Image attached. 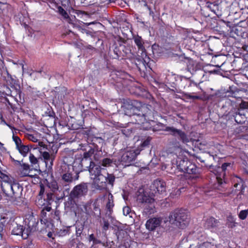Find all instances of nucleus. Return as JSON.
Returning <instances> with one entry per match:
<instances>
[{
  "instance_id": "obj_7",
  "label": "nucleus",
  "mask_w": 248,
  "mask_h": 248,
  "mask_svg": "<svg viewBox=\"0 0 248 248\" xmlns=\"http://www.w3.org/2000/svg\"><path fill=\"white\" fill-rule=\"evenodd\" d=\"M79 175H75L72 172H67L62 175L61 183L63 185V193L65 196L66 194H69L70 190L69 185L73 181L78 180Z\"/></svg>"
},
{
  "instance_id": "obj_27",
  "label": "nucleus",
  "mask_w": 248,
  "mask_h": 248,
  "mask_svg": "<svg viewBox=\"0 0 248 248\" xmlns=\"http://www.w3.org/2000/svg\"><path fill=\"white\" fill-rule=\"evenodd\" d=\"M187 169L186 170L185 173L188 174H195L196 173L197 169V167L194 164H193L190 161L188 164V166H186Z\"/></svg>"
},
{
  "instance_id": "obj_20",
  "label": "nucleus",
  "mask_w": 248,
  "mask_h": 248,
  "mask_svg": "<svg viewBox=\"0 0 248 248\" xmlns=\"http://www.w3.org/2000/svg\"><path fill=\"white\" fill-rule=\"evenodd\" d=\"M12 234L16 235H21L22 237H24L23 235H26V231L25 229H23L22 225L16 223L15 226L12 230Z\"/></svg>"
},
{
  "instance_id": "obj_1",
  "label": "nucleus",
  "mask_w": 248,
  "mask_h": 248,
  "mask_svg": "<svg viewBox=\"0 0 248 248\" xmlns=\"http://www.w3.org/2000/svg\"><path fill=\"white\" fill-rule=\"evenodd\" d=\"M139 102L135 100L124 99L122 109L124 115L132 118L133 123L144 124L148 121H153L156 119L157 112L151 105L139 106ZM147 124V123H146Z\"/></svg>"
},
{
  "instance_id": "obj_51",
  "label": "nucleus",
  "mask_w": 248,
  "mask_h": 248,
  "mask_svg": "<svg viewBox=\"0 0 248 248\" xmlns=\"http://www.w3.org/2000/svg\"><path fill=\"white\" fill-rule=\"evenodd\" d=\"M4 225L2 222H0V240L2 239V236L4 234V231L3 230Z\"/></svg>"
},
{
  "instance_id": "obj_28",
  "label": "nucleus",
  "mask_w": 248,
  "mask_h": 248,
  "mask_svg": "<svg viewBox=\"0 0 248 248\" xmlns=\"http://www.w3.org/2000/svg\"><path fill=\"white\" fill-rule=\"evenodd\" d=\"M232 164L231 163H224L221 167H217V172L222 171L223 172V175H225V171L228 170V168H231Z\"/></svg>"
},
{
  "instance_id": "obj_52",
  "label": "nucleus",
  "mask_w": 248,
  "mask_h": 248,
  "mask_svg": "<svg viewBox=\"0 0 248 248\" xmlns=\"http://www.w3.org/2000/svg\"><path fill=\"white\" fill-rule=\"evenodd\" d=\"M65 36H66V35H68L69 37L70 38H74V39H77V35L73 31H72V32H67V33L66 34H64Z\"/></svg>"
},
{
  "instance_id": "obj_61",
  "label": "nucleus",
  "mask_w": 248,
  "mask_h": 248,
  "mask_svg": "<svg viewBox=\"0 0 248 248\" xmlns=\"http://www.w3.org/2000/svg\"><path fill=\"white\" fill-rule=\"evenodd\" d=\"M89 166V163H88V162H87L86 163H84L83 168L85 169V170L86 169L87 170H88L89 171V167H88Z\"/></svg>"
},
{
  "instance_id": "obj_32",
  "label": "nucleus",
  "mask_w": 248,
  "mask_h": 248,
  "mask_svg": "<svg viewBox=\"0 0 248 248\" xmlns=\"http://www.w3.org/2000/svg\"><path fill=\"white\" fill-rule=\"evenodd\" d=\"M234 186L236 188V190L239 191V192L238 194V196L243 194V190L244 189L245 187L243 186V183H242V180L241 179H240L239 182L235 183L234 185Z\"/></svg>"
},
{
  "instance_id": "obj_31",
  "label": "nucleus",
  "mask_w": 248,
  "mask_h": 248,
  "mask_svg": "<svg viewBox=\"0 0 248 248\" xmlns=\"http://www.w3.org/2000/svg\"><path fill=\"white\" fill-rule=\"evenodd\" d=\"M230 36L232 38H234L237 39L235 35L237 36H241L242 37H248V32H230Z\"/></svg>"
},
{
  "instance_id": "obj_8",
  "label": "nucleus",
  "mask_w": 248,
  "mask_h": 248,
  "mask_svg": "<svg viewBox=\"0 0 248 248\" xmlns=\"http://www.w3.org/2000/svg\"><path fill=\"white\" fill-rule=\"evenodd\" d=\"M85 213L90 217L99 219L101 217V209L97 201L93 202H88L84 206Z\"/></svg>"
},
{
  "instance_id": "obj_25",
  "label": "nucleus",
  "mask_w": 248,
  "mask_h": 248,
  "mask_svg": "<svg viewBox=\"0 0 248 248\" xmlns=\"http://www.w3.org/2000/svg\"><path fill=\"white\" fill-rule=\"evenodd\" d=\"M12 90H10V95L12 96H16L17 95L20 96L21 91L20 90V86L19 85H13L11 86Z\"/></svg>"
},
{
  "instance_id": "obj_19",
  "label": "nucleus",
  "mask_w": 248,
  "mask_h": 248,
  "mask_svg": "<svg viewBox=\"0 0 248 248\" xmlns=\"http://www.w3.org/2000/svg\"><path fill=\"white\" fill-rule=\"evenodd\" d=\"M177 80L175 75L172 74L168 75L165 78V82L166 84V86L172 88V90L174 91V89H176V83Z\"/></svg>"
},
{
  "instance_id": "obj_5",
  "label": "nucleus",
  "mask_w": 248,
  "mask_h": 248,
  "mask_svg": "<svg viewBox=\"0 0 248 248\" xmlns=\"http://www.w3.org/2000/svg\"><path fill=\"white\" fill-rule=\"evenodd\" d=\"M170 222L180 229L185 228L189 224V220L187 212L183 209H177L169 216Z\"/></svg>"
},
{
  "instance_id": "obj_60",
  "label": "nucleus",
  "mask_w": 248,
  "mask_h": 248,
  "mask_svg": "<svg viewBox=\"0 0 248 248\" xmlns=\"http://www.w3.org/2000/svg\"><path fill=\"white\" fill-rule=\"evenodd\" d=\"M195 248H206V245H205V242L199 245H197L195 247Z\"/></svg>"
},
{
  "instance_id": "obj_44",
  "label": "nucleus",
  "mask_w": 248,
  "mask_h": 248,
  "mask_svg": "<svg viewBox=\"0 0 248 248\" xmlns=\"http://www.w3.org/2000/svg\"><path fill=\"white\" fill-rule=\"evenodd\" d=\"M58 11L59 13L63 16L64 18H69V16L67 14V13L61 7L59 6L58 8Z\"/></svg>"
},
{
  "instance_id": "obj_30",
  "label": "nucleus",
  "mask_w": 248,
  "mask_h": 248,
  "mask_svg": "<svg viewBox=\"0 0 248 248\" xmlns=\"http://www.w3.org/2000/svg\"><path fill=\"white\" fill-rule=\"evenodd\" d=\"M114 161L113 159H111L108 158H105L103 159L101 161L99 162V164L100 166H102L105 167H108L111 166L112 164L113 163Z\"/></svg>"
},
{
  "instance_id": "obj_34",
  "label": "nucleus",
  "mask_w": 248,
  "mask_h": 248,
  "mask_svg": "<svg viewBox=\"0 0 248 248\" xmlns=\"http://www.w3.org/2000/svg\"><path fill=\"white\" fill-rule=\"evenodd\" d=\"M239 108L242 111L245 112L247 116L248 114V102L242 101L240 104Z\"/></svg>"
},
{
  "instance_id": "obj_29",
  "label": "nucleus",
  "mask_w": 248,
  "mask_h": 248,
  "mask_svg": "<svg viewBox=\"0 0 248 248\" xmlns=\"http://www.w3.org/2000/svg\"><path fill=\"white\" fill-rule=\"evenodd\" d=\"M48 186L54 192L57 191H60L61 190H63V188H62L59 186H58L57 183L55 181H53L51 183H48Z\"/></svg>"
},
{
  "instance_id": "obj_50",
  "label": "nucleus",
  "mask_w": 248,
  "mask_h": 248,
  "mask_svg": "<svg viewBox=\"0 0 248 248\" xmlns=\"http://www.w3.org/2000/svg\"><path fill=\"white\" fill-rule=\"evenodd\" d=\"M123 214L124 216H127L129 215L131 212V209L128 206H125L123 208Z\"/></svg>"
},
{
  "instance_id": "obj_17",
  "label": "nucleus",
  "mask_w": 248,
  "mask_h": 248,
  "mask_svg": "<svg viewBox=\"0 0 248 248\" xmlns=\"http://www.w3.org/2000/svg\"><path fill=\"white\" fill-rule=\"evenodd\" d=\"M220 225L219 221L213 217L207 218L204 223L205 228L211 230V231H217Z\"/></svg>"
},
{
  "instance_id": "obj_2",
  "label": "nucleus",
  "mask_w": 248,
  "mask_h": 248,
  "mask_svg": "<svg viewBox=\"0 0 248 248\" xmlns=\"http://www.w3.org/2000/svg\"><path fill=\"white\" fill-rule=\"evenodd\" d=\"M0 178L2 180L1 187L7 199L15 205H20L23 202L22 192L23 187L13 179L0 170Z\"/></svg>"
},
{
  "instance_id": "obj_11",
  "label": "nucleus",
  "mask_w": 248,
  "mask_h": 248,
  "mask_svg": "<svg viewBox=\"0 0 248 248\" xmlns=\"http://www.w3.org/2000/svg\"><path fill=\"white\" fill-rule=\"evenodd\" d=\"M24 222L27 227L26 229V236L25 237L27 238L30 233L36 231L38 221L36 220L35 218L33 216H30L26 218Z\"/></svg>"
},
{
  "instance_id": "obj_15",
  "label": "nucleus",
  "mask_w": 248,
  "mask_h": 248,
  "mask_svg": "<svg viewBox=\"0 0 248 248\" xmlns=\"http://www.w3.org/2000/svg\"><path fill=\"white\" fill-rule=\"evenodd\" d=\"M157 115L158 114H157ZM158 116H157L156 117H157ZM155 120L153 121L154 122ZM156 120H157V118H156ZM149 122H152L151 121H148L147 122V124H146V122H145L144 124H142V127L143 128L145 129V130H150L152 129L153 131H161L164 130L166 131V128H167L168 126H166L165 124H162L161 123H158L156 124L155 125L151 126Z\"/></svg>"
},
{
  "instance_id": "obj_64",
  "label": "nucleus",
  "mask_w": 248,
  "mask_h": 248,
  "mask_svg": "<svg viewBox=\"0 0 248 248\" xmlns=\"http://www.w3.org/2000/svg\"><path fill=\"white\" fill-rule=\"evenodd\" d=\"M28 35L29 37H34V32H28Z\"/></svg>"
},
{
  "instance_id": "obj_24",
  "label": "nucleus",
  "mask_w": 248,
  "mask_h": 248,
  "mask_svg": "<svg viewBox=\"0 0 248 248\" xmlns=\"http://www.w3.org/2000/svg\"><path fill=\"white\" fill-rule=\"evenodd\" d=\"M94 149L92 148H90V149L83 154V157L82 159H85L86 160V163L88 162L89 163V165H90V162L94 163L93 161L91 160L90 159L91 156L93 155L94 153Z\"/></svg>"
},
{
  "instance_id": "obj_53",
  "label": "nucleus",
  "mask_w": 248,
  "mask_h": 248,
  "mask_svg": "<svg viewBox=\"0 0 248 248\" xmlns=\"http://www.w3.org/2000/svg\"><path fill=\"white\" fill-rule=\"evenodd\" d=\"M74 12L75 14H76L77 15H78V16H80V15L83 16V15H88L86 12L81 11V10H74Z\"/></svg>"
},
{
  "instance_id": "obj_26",
  "label": "nucleus",
  "mask_w": 248,
  "mask_h": 248,
  "mask_svg": "<svg viewBox=\"0 0 248 248\" xmlns=\"http://www.w3.org/2000/svg\"><path fill=\"white\" fill-rule=\"evenodd\" d=\"M134 40L135 44L137 45L140 50H141L142 51L145 50V48L143 46V40L141 37L137 35L134 37Z\"/></svg>"
},
{
  "instance_id": "obj_37",
  "label": "nucleus",
  "mask_w": 248,
  "mask_h": 248,
  "mask_svg": "<svg viewBox=\"0 0 248 248\" xmlns=\"http://www.w3.org/2000/svg\"><path fill=\"white\" fill-rule=\"evenodd\" d=\"M21 167L23 169V176H26L28 175L29 171L30 170V166L28 164L22 163Z\"/></svg>"
},
{
  "instance_id": "obj_21",
  "label": "nucleus",
  "mask_w": 248,
  "mask_h": 248,
  "mask_svg": "<svg viewBox=\"0 0 248 248\" xmlns=\"http://www.w3.org/2000/svg\"><path fill=\"white\" fill-rule=\"evenodd\" d=\"M114 204L113 202V196L110 193H108V200L106 203V208L107 209V214L108 215L111 214L112 208L114 207Z\"/></svg>"
},
{
  "instance_id": "obj_55",
  "label": "nucleus",
  "mask_w": 248,
  "mask_h": 248,
  "mask_svg": "<svg viewBox=\"0 0 248 248\" xmlns=\"http://www.w3.org/2000/svg\"><path fill=\"white\" fill-rule=\"evenodd\" d=\"M74 45L76 46V47L80 49L81 50L83 51V47H84L85 46H84L82 45V43H77V42H74Z\"/></svg>"
},
{
  "instance_id": "obj_58",
  "label": "nucleus",
  "mask_w": 248,
  "mask_h": 248,
  "mask_svg": "<svg viewBox=\"0 0 248 248\" xmlns=\"http://www.w3.org/2000/svg\"><path fill=\"white\" fill-rule=\"evenodd\" d=\"M83 227H80L79 228H76V234L77 236H80L82 232Z\"/></svg>"
},
{
  "instance_id": "obj_16",
  "label": "nucleus",
  "mask_w": 248,
  "mask_h": 248,
  "mask_svg": "<svg viewBox=\"0 0 248 248\" xmlns=\"http://www.w3.org/2000/svg\"><path fill=\"white\" fill-rule=\"evenodd\" d=\"M86 160L85 159L76 158L72 165L73 171L75 175H79L80 172L85 170L83 168L84 163H86Z\"/></svg>"
},
{
  "instance_id": "obj_14",
  "label": "nucleus",
  "mask_w": 248,
  "mask_h": 248,
  "mask_svg": "<svg viewBox=\"0 0 248 248\" xmlns=\"http://www.w3.org/2000/svg\"><path fill=\"white\" fill-rule=\"evenodd\" d=\"M153 187L155 188V193L160 195L159 198H163L166 195V184L162 180H156L154 182Z\"/></svg>"
},
{
  "instance_id": "obj_48",
  "label": "nucleus",
  "mask_w": 248,
  "mask_h": 248,
  "mask_svg": "<svg viewBox=\"0 0 248 248\" xmlns=\"http://www.w3.org/2000/svg\"><path fill=\"white\" fill-rule=\"evenodd\" d=\"M184 96L187 99H199L201 98V97L198 95H192L190 93H185Z\"/></svg>"
},
{
  "instance_id": "obj_4",
  "label": "nucleus",
  "mask_w": 248,
  "mask_h": 248,
  "mask_svg": "<svg viewBox=\"0 0 248 248\" xmlns=\"http://www.w3.org/2000/svg\"><path fill=\"white\" fill-rule=\"evenodd\" d=\"M221 109L229 119H234L237 124H243L247 119L245 112L242 111L239 108H236L235 101L226 100Z\"/></svg>"
},
{
  "instance_id": "obj_40",
  "label": "nucleus",
  "mask_w": 248,
  "mask_h": 248,
  "mask_svg": "<svg viewBox=\"0 0 248 248\" xmlns=\"http://www.w3.org/2000/svg\"><path fill=\"white\" fill-rule=\"evenodd\" d=\"M247 24V22L245 21H241L237 24V28H235V30H233L232 29L231 31H241V29H239V28L242 27L245 28L246 25Z\"/></svg>"
},
{
  "instance_id": "obj_47",
  "label": "nucleus",
  "mask_w": 248,
  "mask_h": 248,
  "mask_svg": "<svg viewBox=\"0 0 248 248\" xmlns=\"http://www.w3.org/2000/svg\"><path fill=\"white\" fill-rule=\"evenodd\" d=\"M46 202V199H42V198L38 197V200L36 201V204L38 206L42 207L45 205Z\"/></svg>"
},
{
  "instance_id": "obj_13",
  "label": "nucleus",
  "mask_w": 248,
  "mask_h": 248,
  "mask_svg": "<svg viewBox=\"0 0 248 248\" xmlns=\"http://www.w3.org/2000/svg\"><path fill=\"white\" fill-rule=\"evenodd\" d=\"M139 153L136 152L135 150H129L125 151L122 155L121 157V162L123 165L128 166V164L135 160V158Z\"/></svg>"
},
{
  "instance_id": "obj_33",
  "label": "nucleus",
  "mask_w": 248,
  "mask_h": 248,
  "mask_svg": "<svg viewBox=\"0 0 248 248\" xmlns=\"http://www.w3.org/2000/svg\"><path fill=\"white\" fill-rule=\"evenodd\" d=\"M64 97V93L62 92L58 93L55 96V99L57 103L62 104L63 103V99Z\"/></svg>"
},
{
  "instance_id": "obj_23",
  "label": "nucleus",
  "mask_w": 248,
  "mask_h": 248,
  "mask_svg": "<svg viewBox=\"0 0 248 248\" xmlns=\"http://www.w3.org/2000/svg\"><path fill=\"white\" fill-rule=\"evenodd\" d=\"M190 161L180 159L177 160V167L180 171L185 172Z\"/></svg>"
},
{
  "instance_id": "obj_46",
  "label": "nucleus",
  "mask_w": 248,
  "mask_h": 248,
  "mask_svg": "<svg viewBox=\"0 0 248 248\" xmlns=\"http://www.w3.org/2000/svg\"><path fill=\"white\" fill-rule=\"evenodd\" d=\"M13 140L14 141V142H15V144L16 145V148L17 147H18L19 145H20L21 144H22L21 140L17 136H15L13 135Z\"/></svg>"
},
{
  "instance_id": "obj_49",
  "label": "nucleus",
  "mask_w": 248,
  "mask_h": 248,
  "mask_svg": "<svg viewBox=\"0 0 248 248\" xmlns=\"http://www.w3.org/2000/svg\"><path fill=\"white\" fill-rule=\"evenodd\" d=\"M40 189L38 194V197L42 198V196L44 195L45 193V188L43 184H41L40 185Z\"/></svg>"
},
{
  "instance_id": "obj_6",
  "label": "nucleus",
  "mask_w": 248,
  "mask_h": 248,
  "mask_svg": "<svg viewBox=\"0 0 248 248\" xmlns=\"http://www.w3.org/2000/svg\"><path fill=\"white\" fill-rule=\"evenodd\" d=\"M88 187L86 183H82L74 187L69 194L68 202L71 205L76 204L78 200L87 194Z\"/></svg>"
},
{
  "instance_id": "obj_56",
  "label": "nucleus",
  "mask_w": 248,
  "mask_h": 248,
  "mask_svg": "<svg viewBox=\"0 0 248 248\" xmlns=\"http://www.w3.org/2000/svg\"><path fill=\"white\" fill-rule=\"evenodd\" d=\"M217 180L219 186H222L224 184H225V182L218 176L217 177Z\"/></svg>"
},
{
  "instance_id": "obj_3",
  "label": "nucleus",
  "mask_w": 248,
  "mask_h": 248,
  "mask_svg": "<svg viewBox=\"0 0 248 248\" xmlns=\"http://www.w3.org/2000/svg\"><path fill=\"white\" fill-rule=\"evenodd\" d=\"M89 173L92 179L93 180L94 187L98 190H104L106 188L107 185L113 186L115 180V176L108 173L106 169L102 168L99 164L90 162Z\"/></svg>"
},
{
  "instance_id": "obj_18",
  "label": "nucleus",
  "mask_w": 248,
  "mask_h": 248,
  "mask_svg": "<svg viewBox=\"0 0 248 248\" xmlns=\"http://www.w3.org/2000/svg\"><path fill=\"white\" fill-rule=\"evenodd\" d=\"M161 222L162 220L160 218L154 217L150 218L146 223V228L149 231H154L160 226Z\"/></svg>"
},
{
  "instance_id": "obj_10",
  "label": "nucleus",
  "mask_w": 248,
  "mask_h": 248,
  "mask_svg": "<svg viewBox=\"0 0 248 248\" xmlns=\"http://www.w3.org/2000/svg\"><path fill=\"white\" fill-rule=\"evenodd\" d=\"M166 131L170 132L172 136L177 138L182 143L186 144L190 141L189 137L183 131L173 126L166 128Z\"/></svg>"
},
{
  "instance_id": "obj_22",
  "label": "nucleus",
  "mask_w": 248,
  "mask_h": 248,
  "mask_svg": "<svg viewBox=\"0 0 248 248\" xmlns=\"http://www.w3.org/2000/svg\"><path fill=\"white\" fill-rule=\"evenodd\" d=\"M31 147V145H25L22 143L16 149L23 157H26Z\"/></svg>"
},
{
  "instance_id": "obj_41",
  "label": "nucleus",
  "mask_w": 248,
  "mask_h": 248,
  "mask_svg": "<svg viewBox=\"0 0 248 248\" xmlns=\"http://www.w3.org/2000/svg\"><path fill=\"white\" fill-rule=\"evenodd\" d=\"M54 195L52 193H48L46 194V202L48 204L51 205L53 202Z\"/></svg>"
},
{
  "instance_id": "obj_39",
  "label": "nucleus",
  "mask_w": 248,
  "mask_h": 248,
  "mask_svg": "<svg viewBox=\"0 0 248 248\" xmlns=\"http://www.w3.org/2000/svg\"><path fill=\"white\" fill-rule=\"evenodd\" d=\"M88 240L90 242L93 241V245L100 244L101 243L100 240L95 237L93 234H91L89 235Z\"/></svg>"
},
{
  "instance_id": "obj_9",
  "label": "nucleus",
  "mask_w": 248,
  "mask_h": 248,
  "mask_svg": "<svg viewBox=\"0 0 248 248\" xmlns=\"http://www.w3.org/2000/svg\"><path fill=\"white\" fill-rule=\"evenodd\" d=\"M136 195L137 201L141 204V205L144 206L149 204L151 205V209L154 207L152 204L155 201V199L150 196L147 192H145L143 188H140L137 192Z\"/></svg>"
},
{
  "instance_id": "obj_59",
  "label": "nucleus",
  "mask_w": 248,
  "mask_h": 248,
  "mask_svg": "<svg viewBox=\"0 0 248 248\" xmlns=\"http://www.w3.org/2000/svg\"><path fill=\"white\" fill-rule=\"evenodd\" d=\"M205 245H206V248H215V246L211 243L206 242H205Z\"/></svg>"
},
{
  "instance_id": "obj_63",
  "label": "nucleus",
  "mask_w": 248,
  "mask_h": 248,
  "mask_svg": "<svg viewBox=\"0 0 248 248\" xmlns=\"http://www.w3.org/2000/svg\"><path fill=\"white\" fill-rule=\"evenodd\" d=\"M118 49L117 48H115V49L114 50V53L116 54V57L118 58L119 57V55L118 54Z\"/></svg>"
},
{
  "instance_id": "obj_45",
  "label": "nucleus",
  "mask_w": 248,
  "mask_h": 248,
  "mask_svg": "<svg viewBox=\"0 0 248 248\" xmlns=\"http://www.w3.org/2000/svg\"><path fill=\"white\" fill-rule=\"evenodd\" d=\"M30 161L32 165H36L38 163V160L36 157L32 154H30L29 156Z\"/></svg>"
},
{
  "instance_id": "obj_43",
  "label": "nucleus",
  "mask_w": 248,
  "mask_h": 248,
  "mask_svg": "<svg viewBox=\"0 0 248 248\" xmlns=\"http://www.w3.org/2000/svg\"><path fill=\"white\" fill-rule=\"evenodd\" d=\"M248 215V209L240 211L239 214V217L241 219L244 220L246 218Z\"/></svg>"
},
{
  "instance_id": "obj_38",
  "label": "nucleus",
  "mask_w": 248,
  "mask_h": 248,
  "mask_svg": "<svg viewBox=\"0 0 248 248\" xmlns=\"http://www.w3.org/2000/svg\"><path fill=\"white\" fill-rule=\"evenodd\" d=\"M151 139L152 138L151 137H148L146 140L141 142L140 144L141 150L149 147Z\"/></svg>"
},
{
  "instance_id": "obj_62",
  "label": "nucleus",
  "mask_w": 248,
  "mask_h": 248,
  "mask_svg": "<svg viewBox=\"0 0 248 248\" xmlns=\"http://www.w3.org/2000/svg\"><path fill=\"white\" fill-rule=\"evenodd\" d=\"M23 161V160H21V161L17 160H14V162L16 165H18L21 166L22 164L21 162Z\"/></svg>"
},
{
  "instance_id": "obj_36",
  "label": "nucleus",
  "mask_w": 248,
  "mask_h": 248,
  "mask_svg": "<svg viewBox=\"0 0 248 248\" xmlns=\"http://www.w3.org/2000/svg\"><path fill=\"white\" fill-rule=\"evenodd\" d=\"M101 225L102 227L103 231H107L109 227V223L108 220L106 219L105 218H103L102 220L100 221Z\"/></svg>"
},
{
  "instance_id": "obj_54",
  "label": "nucleus",
  "mask_w": 248,
  "mask_h": 248,
  "mask_svg": "<svg viewBox=\"0 0 248 248\" xmlns=\"http://www.w3.org/2000/svg\"><path fill=\"white\" fill-rule=\"evenodd\" d=\"M50 205L48 204L47 203L46 204V205H44L45 206L43 207L41 213H43L45 210L49 212L51 210V207L50 206Z\"/></svg>"
},
{
  "instance_id": "obj_42",
  "label": "nucleus",
  "mask_w": 248,
  "mask_h": 248,
  "mask_svg": "<svg viewBox=\"0 0 248 248\" xmlns=\"http://www.w3.org/2000/svg\"><path fill=\"white\" fill-rule=\"evenodd\" d=\"M102 152L101 151H94L93 154V158L95 161H99L102 156Z\"/></svg>"
},
{
  "instance_id": "obj_57",
  "label": "nucleus",
  "mask_w": 248,
  "mask_h": 248,
  "mask_svg": "<svg viewBox=\"0 0 248 248\" xmlns=\"http://www.w3.org/2000/svg\"><path fill=\"white\" fill-rule=\"evenodd\" d=\"M246 7H248V0H242V7L240 8L244 9Z\"/></svg>"
},
{
  "instance_id": "obj_12",
  "label": "nucleus",
  "mask_w": 248,
  "mask_h": 248,
  "mask_svg": "<svg viewBox=\"0 0 248 248\" xmlns=\"http://www.w3.org/2000/svg\"><path fill=\"white\" fill-rule=\"evenodd\" d=\"M49 152L44 151L40 152L41 156L46 163L49 164L50 166L53 165V161L55 158V155L58 152V148L56 146L53 145L51 151Z\"/></svg>"
},
{
  "instance_id": "obj_35",
  "label": "nucleus",
  "mask_w": 248,
  "mask_h": 248,
  "mask_svg": "<svg viewBox=\"0 0 248 248\" xmlns=\"http://www.w3.org/2000/svg\"><path fill=\"white\" fill-rule=\"evenodd\" d=\"M96 50V48L91 45L85 46L84 47H83V51L84 53H90L91 54L95 52Z\"/></svg>"
}]
</instances>
